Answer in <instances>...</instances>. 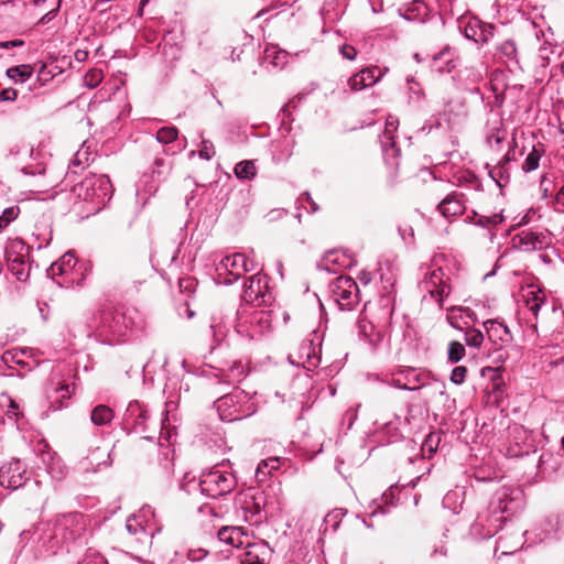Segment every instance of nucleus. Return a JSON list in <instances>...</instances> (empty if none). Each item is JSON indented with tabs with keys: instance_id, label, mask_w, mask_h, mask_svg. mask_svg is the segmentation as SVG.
<instances>
[{
	"instance_id": "obj_18",
	"label": "nucleus",
	"mask_w": 564,
	"mask_h": 564,
	"mask_svg": "<svg viewBox=\"0 0 564 564\" xmlns=\"http://www.w3.org/2000/svg\"><path fill=\"white\" fill-rule=\"evenodd\" d=\"M544 302L545 295L540 290L529 292L525 299L528 310L531 311L535 317L538 316V313Z\"/></svg>"
},
{
	"instance_id": "obj_38",
	"label": "nucleus",
	"mask_w": 564,
	"mask_h": 564,
	"mask_svg": "<svg viewBox=\"0 0 564 564\" xmlns=\"http://www.w3.org/2000/svg\"><path fill=\"white\" fill-rule=\"evenodd\" d=\"M57 391L62 392V395H61L62 399H69L70 398V391H69V386L68 384H62L58 388Z\"/></svg>"
},
{
	"instance_id": "obj_34",
	"label": "nucleus",
	"mask_w": 564,
	"mask_h": 564,
	"mask_svg": "<svg viewBox=\"0 0 564 564\" xmlns=\"http://www.w3.org/2000/svg\"><path fill=\"white\" fill-rule=\"evenodd\" d=\"M343 56L349 61H352L355 59L356 55H357V51L354 46L351 45H344L340 50Z\"/></svg>"
},
{
	"instance_id": "obj_36",
	"label": "nucleus",
	"mask_w": 564,
	"mask_h": 564,
	"mask_svg": "<svg viewBox=\"0 0 564 564\" xmlns=\"http://www.w3.org/2000/svg\"><path fill=\"white\" fill-rule=\"evenodd\" d=\"M7 414H8L9 417L14 416L17 419L19 417V415H22L19 412V404L14 400H12V399H10L9 410L7 411Z\"/></svg>"
},
{
	"instance_id": "obj_12",
	"label": "nucleus",
	"mask_w": 564,
	"mask_h": 564,
	"mask_svg": "<svg viewBox=\"0 0 564 564\" xmlns=\"http://www.w3.org/2000/svg\"><path fill=\"white\" fill-rule=\"evenodd\" d=\"M155 452L156 444L151 437H141L131 446V455L137 460H148Z\"/></svg>"
},
{
	"instance_id": "obj_10",
	"label": "nucleus",
	"mask_w": 564,
	"mask_h": 564,
	"mask_svg": "<svg viewBox=\"0 0 564 564\" xmlns=\"http://www.w3.org/2000/svg\"><path fill=\"white\" fill-rule=\"evenodd\" d=\"M153 267L150 260L145 259L143 262L139 263L137 261H131L128 265V274L132 279L134 284H142L147 281L148 278L152 275Z\"/></svg>"
},
{
	"instance_id": "obj_47",
	"label": "nucleus",
	"mask_w": 564,
	"mask_h": 564,
	"mask_svg": "<svg viewBox=\"0 0 564 564\" xmlns=\"http://www.w3.org/2000/svg\"><path fill=\"white\" fill-rule=\"evenodd\" d=\"M562 73L564 74V61H563V64H562Z\"/></svg>"
},
{
	"instance_id": "obj_5",
	"label": "nucleus",
	"mask_w": 564,
	"mask_h": 564,
	"mask_svg": "<svg viewBox=\"0 0 564 564\" xmlns=\"http://www.w3.org/2000/svg\"><path fill=\"white\" fill-rule=\"evenodd\" d=\"M216 485V495H226L234 490L236 481L228 475L218 470H213L204 476L200 480L203 490H206L205 486Z\"/></svg>"
},
{
	"instance_id": "obj_44",
	"label": "nucleus",
	"mask_w": 564,
	"mask_h": 564,
	"mask_svg": "<svg viewBox=\"0 0 564 564\" xmlns=\"http://www.w3.org/2000/svg\"><path fill=\"white\" fill-rule=\"evenodd\" d=\"M148 0H141V7H143L147 3Z\"/></svg>"
},
{
	"instance_id": "obj_1",
	"label": "nucleus",
	"mask_w": 564,
	"mask_h": 564,
	"mask_svg": "<svg viewBox=\"0 0 564 564\" xmlns=\"http://www.w3.org/2000/svg\"><path fill=\"white\" fill-rule=\"evenodd\" d=\"M330 290L334 300L343 311L352 310L359 303V288L350 276H337L332 282Z\"/></svg>"
},
{
	"instance_id": "obj_3",
	"label": "nucleus",
	"mask_w": 564,
	"mask_h": 564,
	"mask_svg": "<svg viewBox=\"0 0 564 564\" xmlns=\"http://www.w3.org/2000/svg\"><path fill=\"white\" fill-rule=\"evenodd\" d=\"M26 467L19 460L13 459L0 468V485L9 489H18L26 480Z\"/></svg>"
},
{
	"instance_id": "obj_6",
	"label": "nucleus",
	"mask_w": 564,
	"mask_h": 564,
	"mask_svg": "<svg viewBox=\"0 0 564 564\" xmlns=\"http://www.w3.org/2000/svg\"><path fill=\"white\" fill-rule=\"evenodd\" d=\"M388 319L389 317H386L383 321H378L377 324H375L373 321H368L367 317H362L359 321L360 333L368 338L370 343L378 344L386 334Z\"/></svg>"
},
{
	"instance_id": "obj_20",
	"label": "nucleus",
	"mask_w": 564,
	"mask_h": 564,
	"mask_svg": "<svg viewBox=\"0 0 564 564\" xmlns=\"http://www.w3.org/2000/svg\"><path fill=\"white\" fill-rule=\"evenodd\" d=\"M441 433L440 432H431L422 444V452L429 454L431 457L434 453H436L438 445L441 443Z\"/></svg>"
},
{
	"instance_id": "obj_42",
	"label": "nucleus",
	"mask_w": 564,
	"mask_h": 564,
	"mask_svg": "<svg viewBox=\"0 0 564 564\" xmlns=\"http://www.w3.org/2000/svg\"><path fill=\"white\" fill-rule=\"evenodd\" d=\"M432 279L441 280L440 275L435 271L432 273Z\"/></svg>"
},
{
	"instance_id": "obj_41",
	"label": "nucleus",
	"mask_w": 564,
	"mask_h": 564,
	"mask_svg": "<svg viewBox=\"0 0 564 564\" xmlns=\"http://www.w3.org/2000/svg\"><path fill=\"white\" fill-rule=\"evenodd\" d=\"M248 564H264V563L257 558L254 561L249 562Z\"/></svg>"
},
{
	"instance_id": "obj_23",
	"label": "nucleus",
	"mask_w": 564,
	"mask_h": 564,
	"mask_svg": "<svg viewBox=\"0 0 564 564\" xmlns=\"http://www.w3.org/2000/svg\"><path fill=\"white\" fill-rule=\"evenodd\" d=\"M178 137V130L175 127H163L156 132V140L160 143L169 144Z\"/></svg>"
},
{
	"instance_id": "obj_27",
	"label": "nucleus",
	"mask_w": 564,
	"mask_h": 564,
	"mask_svg": "<svg viewBox=\"0 0 564 564\" xmlns=\"http://www.w3.org/2000/svg\"><path fill=\"white\" fill-rule=\"evenodd\" d=\"M104 78L100 69H90L85 75V83L89 88L96 87Z\"/></svg>"
},
{
	"instance_id": "obj_8",
	"label": "nucleus",
	"mask_w": 564,
	"mask_h": 564,
	"mask_svg": "<svg viewBox=\"0 0 564 564\" xmlns=\"http://www.w3.org/2000/svg\"><path fill=\"white\" fill-rule=\"evenodd\" d=\"M486 332L488 338L501 348L505 345L511 343L512 336L507 326L496 321H487L485 322Z\"/></svg>"
},
{
	"instance_id": "obj_28",
	"label": "nucleus",
	"mask_w": 564,
	"mask_h": 564,
	"mask_svg": "<svg viewBox=\"0 0 564 564\" xmlns=\"http://www.w3.org/2000/svg\"><path fill=\"white\" fill-rule=\"evenodd\" d=\"M215 155L214 144L208 140L202 141V147L199 149V156L205 160H210Z\"/></svg>"
},
{
	"instance_id": "obj_32",
	"label": "nucleus",
	"mask_w": 564,
	"mask_h": 564,
	"mask_svg": "<svg viewBox=\"0 0 564 564\" xmlns=\"http://www.w3.org/2000/svg\"><path fill=\"white\" fill-rule=\"evenodd\" d=\"M18 215V209L14 207L7 208L2 214V219L4 226H7L11 220H13Z\"/></svg>"
},
{
	"instance_id": "obj_11",
	"label": "nucleus",
	"mask_w": 564,
	"mask_h": 564,
	"mask_svg": "<svg viewBox=\"0 0 564 564\" xmlns=\"http://www.w3.org/2000/svg\"><path fill=\"white\" fill-rule=\"evenodd\" d=\"M8 268L11 273L19 280L25 281L29 278V267L24 257L19 253L8 251L7 253Z\"/></svg>"
},
{
	"instance_id": "obj_24",
	"label": "nucleus",
	"mask_w": 564,
	"mask_h": 564,
	"mask_svg": "<svg viewBox=\"0 0 564 564\" xmlns=\"http://www.w3.org/2000/svg\"><path fill=\"white\" fill-rule=\"evenodd\" d=\"M465 356V347L462 343L453 340L448 345V360L453 364L460 361Z\"/></svg>"
},
{
	"instance_id": "obj_39",
	"label": "nucleus",
	"mask_w": 564,
	"mask_h": 564,
	"mask_svg": "<svg viewBox=\"0 0 564 564\" xmlns=\"http://www.w3.org/2000/svg\"><path fill=\"white\" fill-rule=\"evenodd\" d=\"M391 128H393V121L388 120L387 123H386L384 134L389 135L390 140H393V137L391 135V131H392Z\"/></svg>"
},
{
	"instance_id": "obj_22",
	"label": "nucleus",
	"mask_w": 564,
	"mask_h": 564,
	"mask_svg": "<svg viewBox=\"0 0 564 564\" xmlns=\"http://www.w3.org/2000/svg\"><path fill=\"white\" fill-rule=\"evenodd\" d=\"M279 467V460L278 458H270L268 460H262L257 468L256 476L259 480H263L264 477H267L269 474H271V470L278 469Z\"/></svg>"
},
{
	"instance_id": "obj_30",
	"label": "nucleus",
	"mask_w": 564,
	"mask_h": 564,
	"mask_svg": "<svg viewBox=\"0 0 564 564\" xmlns=\"http://www.w3.org/2000/svg\"><path fill=\"white\" fill-rule=\"evenodd\" d=\"M18 98V91L13 88H6L0 91V100L14 101Z\"/></svg>"
},
{
	"instance_id": "obj_17",
	"label": "nucleus",
	"mask_w": 564,
	"mask_h": 564,
	"mask_svg": "<svg viewBox=\"0 0 564 564\" xmlns=\"http://www.w3.org/2000/svg\"><path fill=\"white\" fill-rule=\"evenodd\" d=\"M33 74V66L23 64L19 66H12L7 69V76L14 82H25Z\"/></svg>"
},
{
	"instance_id": "obj_15",
	"label": "nucleus",
	"mask_w": 564,
	"mask_h": 564,
	"mask_svg": "<svg viewBox=\"0 0 564 564\" xmlns=\"http://www.w3.org/2000/svg\"><path fill=\"white\" fill-rule=\"evenodd\" d=\"M113 419V411L104 404L97 405L90 414V420L95 425H105Z\"/></svg>"
},
{
	"instance_id": "obj_46",
	"label": "nucleus",
	"mask_w": 564,
	"mask_h": 564,
	"mask_svg": "<svg viewBox=\"0 0 564 564\" xmlns=\"http://www.w3.org/2000/svg\"><path fill=\"white\" fill-rule=\"evenodd\" d=\"M101 3H104V0H99V1L97 2V4H98V6H100Z\"/></svg>"
},
{
	"instance_id": "obj_33",
	"label": "nucleus",
	"mask_w": 564,
	"mask_h": 564,
	"mask_svg": "<svg viewBox=\"0 0 564 564\" xmlns=\"http://www.w3.org/2000/svg\"><path fill=\"white\" fill-rule=\"evenodd\" d=\"M538 240V237L533 232H523V236L521 238V241L531 248H535V241Z\"/></svg>"
},
{
	"instance_id": "obj_7",
	"label": "nucleus",
	"mask_w": 564,
	"mask_h": 564,
	"mask_svg": "<svg viewBox=\"0 0 564 564\" xmlns=\"http://www.w3.org/2000/svg\"><path fill=\"white\" fill-rule=\"evenodd\" d=\"M464 195L458 193H452L447 195L438 205V212L445 217H457L465 213V204L463 200Z\"/></svg>"
},
{
	"instance_id": "obj_25",
	"label": "nucleus",
	"mask_w": 564,
	"mask_h": 564,
	"mask_svg": "<svg viewBox=\"0 0 564 564\" xmlns=\"http://www.w3.org/2000/svg\"><path fill=\"white\" fill-rule=\"evenodd\" d=\"M465 341L469 347H480L484 341V335L476 328H467L465 332Z\"/></svg>"
},
{
	"instance_id": "obj_37",
	"label": "nucleus",
	"mask_w": 564,
	"mask_h": 564,
	"mask_svg": "<svg viewBox=\"0 0 564 564\" xmlns=\"http://www.w3.org/2000/svg\"><path fill=\"white\" fill-rule=\"evenodd\" d=\"M22 45H24V41H22V40H12V41H6V42L0 43V47H2V48H12V47L22 46Z\"/></svg>"
},
{
	"instance_id": "obj_29",
	"label": "nucleus",
	"mask_w": 564,
	"mask_h": 564,
	"mask_svg": "<svg viewBox=\"0 0 564 564\" xmlns=\"http://www.w3.org/2000/svg\"><path fill=\"white\" fill-rule=\"evenodd\" d=\"M467 373V368L465 366H457L453 369L451 375V381L455 384H460L464 382Z\"/></svg>"
},
{
	"instance_id": "obj_4",
	"label": "nucleus",
	"mask_w": 564,
	"mask_h": 564,
	"mask_svg": "<svg viewBox=\"0 0 564 564\" xmlns=\"http://www.w3.org/2000/svg\"><path fill=\"white\" fill-rule=\"evenodd\" d=\"M267 284L258 274L250 276L243 284L242 300L249 304L260 305L263 302Z\"/></svg>"
},
{
	"instance_id": "obj_43",
	"label": "nucleus",
	"mask_w": 564,
	"mask_h": 564,
	"mask_svg": "<svg viewBox=\"0 0 564 564\" xmlns=\"http://www.w3.org/2000/svg\"><path fill=\"white\" fill-rule=\"evenodd\" d=\"M3 226H4V223H3L2 217L0 216V228H2Z\"/></svg>"
},
{
	"instance_id": "obj_13",
	"label": "nucleus",
	"mask_w": 564,
	"mask_h": 564,
	"mask_svg": "<svg viewBox=\"0 0 564 564\" xmlns=\"http://www.w3.org/2000/svg\"><path fill=\"white\" fill-rule=\"evenodd\" d=\"M220 265L226 269L235 279L241 276L246 271L247 259L241 253L225 257Z\"/></svg>"
},
{
	"instance_id": "obj_9",
	"label": "nucleus",
	"mask_w": 564,
	"mask_h": 564,
	"mask_svg": "<svg viewBox=\"0 0 564 564\" xmlns=\"http://www.w3.org/2000/svg\"><path fill=\"white\" fill-rule=\"evenodd\" d=\"M376 72H378L377 67L366 68L360 73L351 76L348 80L350 89L354 91H359L366 87L375 85L379 79V76H376L375 74Z\"/></svg>"
},
{
	"instance_id": "obj_49",
	"label": "nucleus",
	"mask_w": 564,
	"mask_h": 564,
	"mask_svg": "<svg viewBox=\"0 0 564 564\" xmlns=\"http://www.w3.org/2000/svg\"><path fill=\"white\" fill-rule=\"evenodd\" d=\"M562 446H563V448H564V437L562 438Z\"/></svg>"
},
{
	"instance_id": "obj_35",
	"label": "nucleus",
	"mask_w": 564,
	"mask_h": 564,
	"mask_svg": "<svg viewBox=\"0 0 564 564\" xmlns=\"http://www.w3.org/2000/svg\"><path fill=\"white\" fill-rule=\"evenodd\" d=\"M17 357H18V352L8 350L2 355L1 359L7 365H9L10 362L21 364V361Z\"/></svg>"
},
{
	"instance_id": "obj_14",
	"label": "nucleus",
	"mask_w": 564,
	"mask_h": 564,
	"mask_svg": "<svg viewBox=\"0 0 564 564\" xmlns=\"http://www.w3.org/2000/svg\"><path fill=\"white\" fill-rule=\"evenodd\" d=\"M218 539L231 546L240 547L243 545L245 532L241 527H223L218 531Z\"/></svg>"
},
{
	"instance_id": "obj_48",
	"label": "nucleus",
	"mask_w": 564,
	"mask_h": 564,
	"mask_svg": "<svg viewBox=\"0 0 564 564\" xmlns=\"http://www.w3.org/2000/svg\"><path fill=\"white\" fill-rule=\"evenodd\" d=\"M560 194H564V186L562 187Z\"/></svg>"
},
{
	"instance_id": "obj_31",
	"label": "nucleus",
	"mask_w": 564,
	"mask_h": 564,
	"mask_svg": "<svg viewBox=\"0 0 564 564\" xmlns=\"http://www.w3.org/2000/svg\"><path fill=\"white\" fill-rule=\"evenodd\" d=\"M431 295L433 297L438 296V302L442 305L443 297L449 295V288L446 286V285H443V286H441V288H438L436 290L431 291Z\"/></svg>"
},
{
	"instance_id": "obj_40",
	"label": "nucleus",
	"mask_w": 564,
	"mask_h": 564,
	"mask_svg": "<svg viewBox=\"0 0 564 564\" xmlns=\"http://www.w3.org/2000/svg\"><path fill=\"white\" fill-rule=\"evenodd\" d=\"M447 319H448V322H449V324H451L452 326H454V327H456V328H459V326L455 323V319H454V317H453V316H448V317H447Z\"/></svg>"
},
{
	"instance_id": "obj_45",
	"label": "nucleus",
	"mask_w": 564,
	"mask_h": 564,
	"mask_svg": "<svg viewBox=\"0 0 564 564\" xmlns=\"http://www.w3.org/2000/svg\"><path fill=\"white\" fill-rule=\"evenodd\" d=\"M494 388H495V389H498V388H499V383H498V382H495V383H494Z\"/></svg>"
},
{
	"instance_id": "obj_16",
	"label": "nucleus",
	"mask_w": 564,
	"mask_h": 564,
	"mask_svg": "<svg viewBox=\"0 0 564 564\" xmlns=\"http://www.w3.org/2000/svg\"><path fill=\"white\" fill-rule=\"evenodd\" d=\"M75 263L74 254L72 252H66L58 261L51 265L50 272L52 275L64 274L68 269H73Z\"/></svg>"
},
{
	"instance_id": "obj_2",
	"label": "nucleus",
	"mask_w": 564,
	"mask_h": 564,
	"mask_svg": "<svg viewBox=\"0 0 564 564\" xmlns=\"http://www.w3.org/2000/svg\"><path fill=\"white\" fill-rule=\"evenodd\" d=\"M110 187V180L107 176L90 175L85 177V180L79 184L75 185L73 191L84 200L97 199L98 202H104L109 195Z\"/></svg>"
},
{
	"instance_id": "obj_21",
	"label": "nucleus",
	"mask_w": 564,
	"mask_h": 564,
	"mask_svg": "<svg viewBox=\"0 0 564 564\" xmlns=\"http://www.w3.org/2000/svg\"><path fill=\"white\" fill-rule=\"evenodd\" d=\"M542 153V150L533 147L522 164V170L527 173L536 170L539 167Z\"/></svg>"
},
{
	"instance_id": "obj_19",
	"label": "nucleus",
	"mask_w": 564,
	"mask_h": 564,
	"mask_svg": "<svg viewBox=\"0 0 564 564\" xmlns=\"http://www.w3.org/2000/svg\"><path fill=\"white\" fill-rule=\"evenodd\" d=\"M257 167L253 161H241L235 166V174L238 178L250 180L256 176Z\"/></svg>"
},
{
	"instance_id": "obj_26",
	"label": "nucleus",
	"mask_w": 564,
	"mask_h": 564,
	"mask_svg": "<svg viewBox=\"0 0 564 564\" xmlns=\"http://www.w3.org/2000/svg\"><path fill=\"white\" fill-rule=\"evenodd\" d=\"M245 376L243 367L235 362L228 370V373L226 375V381L227 382H239Z\"/></svg>"
}]
</instances>
